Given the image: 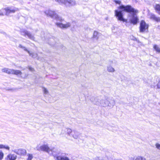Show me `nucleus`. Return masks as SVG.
I'll use <instances>...</instances> for the list:
<instances>
[{
    "label": "nucleus",
    "instance_id": "1",
    "mask_svg": "<svg viewBox=\"0 0 160 160\" xmlns=\"http://www.w3.org/2000/svg\"><path fill=\"white\" fill-rule=\"evenodd\" d=\"M118 9L122 10V11L132 14V18L130 20V23L133 25H136L138 22L139 19L136 16V14L138 13V11L137 10L135 9L131 6L121 5L118 7Z\"/></svg>",
    "mask_w": 160,
    "mask_h": 160
},
{
    "label": "nucleus",
    "instance_id": "2",
    "mask_svg": "<svg viewBox=\"0 0 160 160\" xmlns=\"http://www.w3.org/2000/svg\"><path fill=\"white\" fill-rule=\"evenodd\" d=\"M50 151L51 152L49 154L52 155L54 157H56L57 160H69V158L68 157L59 156L58 155L60 154V152L58 149L53 148L52 149H50Z\"/></svg>",
    "mask_w": 160,
    "mask_h": 160
},
{
    "label": "nucleus",
    "instance_id": "3",
    "mask_svg": "<svg viewBox=\"0 0 160 160\" xmlns=\"http://www.w3.org/2000/svg\"><path fill=\"white\" fill-rule=\"evenodd\" d=\"M149 27L148 24L144 20H142L140 23L139 32L142 33L148 32Z\"/></svg>",
    "mask_w": 160,
    "mask_h": 160
},
{
    "label": "nucleus",
    "instance_id": "4",
    "mask_svg": "<svg viewBox=\"0 0 160 160\" xmlns=\"http://www.w3.org/2000/svg\"><path fill=\"white\" fill-rule=\"evenodd\" d=\"M59 3L64 5L67 7H71L76 4L74 0H56Z\"/></svg>",
    "mask_w": 160,
    "mask_h": 160
},
{
    "label": "nucleus",
    "instance_id": "5",
    "mask_svg": "<svg viewBox=\"0 0 160 160\" xmlns=\"http://www.w3.org/2000/svg\"><path fill=\"white\" fill-rule=\"evenodd\" d=\"M115 16L117 18L118 20L123 22H127V20L123 17V15L121 11H118L117 10L115 11Z\"/></svg>",
    "mask_w": 160,
    "mask_h": 160
},
{
    "label": "nucleus",
    "instance_id": "6",
    "mask_svg": "<svg viewBox=\"0 0 160 160\" xmlns=\"http://www.w3.org/2000/svg\"><path fill=\"white\" fill-rule=\"evenodd\" d=\"M36 148L38 150L46 152L48 154L51 152V151H50V148H49L47 144H43L40 146V147L38 146L36 147Z\"/></svg>",
    "mask_w": 160,
    "mask_h": 160
},
{
    "label": "nucleus",
    "instance_id": "7",
    "mask_svg": "<svg viewBox=\"0 0 160 160\" xmlns=\"http://www.w3.org/2000/svg\"><path fill=\"white\" fill-rule=\"evenodd\" d=\"M101 105L103 107L109 106L110 107H112L114 104V101H101Z\"/></svg>",
    "mask_w": 160,
    "mask_h": 160
},
{
    "label": "nucleus",
    "instance_id": "8",
    "mask_svg": "<svg viewBox=\"0 0 160 160\" xmlns=\"http://www.w3.org/2000/svg\"><path fill=\"white\" fill-rule=\"evenodd\" d=\"M55 24L62 29H67L70 27L71 25L69 22H67L65 24L61 22H56Z\"/></svg>",
    "mask_w": 160,
    "mask_h": 160
},
{
    "label": "nucleus",
    "instance_id": "9",
    "mask_svg": "<svg viewBox=\"0 0 160 160\" xmlns=\"http://www.w3.org/2000/svg\"><path fill=\"white\" fill-rule=\"evenodd\" d=\"M14 152L16 154L20 155H24L26 154V150L23 149H16Z\"/></svg>",
    "mask_w": 160,
    "mask_h": 160
},
{
    "label": "nucleus",
    "instance_id": "10",
    "mask_svg": "<svg viewBox=\"0 0 160 160\" xmlns=\"http://www.w3.org/2000/svg\"><path fill=\"white\" fill-rule=\"evenodd\" d=\"M6 12V14L7 15L10 13H14L17 10H18V8L11 9L10 8H7L4 9Z\"/></svg>",
    "mask_w": 160,
    "mask_h": 160
},
{
    "label": "nucleus",
    "instance_id": "11",
    "mask_svg": "<svg viewBox=\"0 0 160 160\" xmlns=\"http://www.w3.org/2000/svg\"><path fill=\"white\" fill-rule=\"evenodd\" d=\"M149 18L155 21L158 22H160V17H157L154 14H151L149 15Z\"/></svg>",
    "mask_w": 160,
    "mask_h": 160
},
{
    "label": "nucleus",
    "instance_id": "12",
    "mask_svg": "<svg viewBox=\"0 0 160 160\" xmlns=\"http://www.w3.org/2000/svg\"><path fill=\"white\" fill-rule=\"evenodd\" d=\"M46 13L47 15L51 17H53L57 16L56 13L54 11L48 10L46 12Z\"/></svg>",
    "mask_w": 160,
    "mask_h": 160
},
{
    "label": "nucleus",
    "instance_id": "13",
    "mask_svg": "<svg viewBox=\"0 0 160 160\" xmlns=\"http://www.w3.org/2000/svg\"><path fill=\"white\" fill-rule=\"evenodd\" d=\"M17 156L14 154H9L6 158V160H15Z\"/></svg>",
    "mask_w": 160,
    "mask_h": 160
},
{
    "label": "nucleus",
    "instance_id": "14",
    "mask_svg": "<svg viewBox=\"0 0 160 160\" xmlns=\"http://www.w3.org/2000/svg\"><path fill=\"white\" fill-rule=\"evenodd\" d=\"M79 133L78 132L76 131H73L72 133L71 136L74 139H78L79 137Z\"/></svg>",
    "mask_w": 160,
    "mask_h": 160
},
{
    "label": "nucleus",
    "instance_id": "15",
    "mask_svg": "<svg viewBox=\"0 0 160 160\" xmlns=\"http://www.w3.org/2000/svg\"><path fill=\"white\" fill-rule=\"evenodd\" d=\"M11 74L16 75H17L22 74V72L19 70L12 69Z\"/></svg>",
    "mask_w": 160,
    "mask_h": 160
},
{
    "label": "nucleus",
    "instance_id": "16",
    "mask_svg": "<svg viewBox=\"0 0 160 160\" xmlns=\"http://www.w3.org/2000/svg\"><path fill=\"white\" fill-rule=\"evenodd\" d=\"M23 32L24 33V35L25 36H28V38L30 39H34V37L33 36V35L31 33L27 31H24Z\"/></svg>",
    "mask_w": 160,
    "mask_h": 160
},
{
    "label": "nucleus",
    "instance_id": "17",
    "mask_svg": "<svg viewBox=\"0 0 160 160\" xmlns=\"http://www.w3.org/2000/svg\"><path fill=\"white\" fill-rule=\"evenodd\" d=\"M155 10L160 15V5L159 4H156L154 6Z\"/></svg>",
    "mask_w": 160,
    "mask_h": 160
},
{
    "label": "nucleus",
    "instance_id": "18",
    "mask_svg": "<svg viewBox=\"0 0 160 160\" xmlns=\"http://www.w3.org/2000/svg\"><path fill=\"white\" fill-rule=\"evenodd\" d=\"M2 71L8 74H11L12 69L5 68L2 69Z\"/></svg>",
    "mask_w": 160,
    "mask_h": 160
},
{
    "label": "nucleus",
    "instance_id": "19",
    "mask_svg": "<svg viewBox=\"0 0 160 160\" xmlns=\"http://www.w3.org/2000/svg\"><path fill=\"white\" fill-rule=\"evenodd\" d=\"M4 148L9 150L10 149V147L7 145L3 144H0V149Z\"/></svg>",
    "mask_w": 160,
    "mask_h": 160
},
{
    "label": "nucleus",
    "instance_id": "20",
    "mask_svg": "<svg viewBox=\"0 0 160 160\" xmlns=\"http://www.w3.org/2000/svg\"><path fill=\"white\" fill-rule=\"evenodd\" d=\"M153 48L157 52L160 53V48L157 45H154Z\"/></svg>",
    "mask_w": 160,
    "mask_h": 160
},
{
    "label": "nucleus",
    "instance_id": "21",
    "mask_svg": "<svg viewBox=\"0 0 160 160\" xmlns=\"http://www.w3.org/2000/svg\"><path fill=\"white\" fill-rule=\"evenodd\" d=\"M66 133V129L63 128L62 130V131L60 134V135H64Z\"/></svg>",
    "mask_w": 160,
    "mask_h": 160
},
{
    "label": "nucleus",
    "instance_id": "22",
    "mask_svg": "<svg viewBox=\"0 0 160 160\" xmlns=\"http://www.w3.org/2000/svg\"><path fill=\"white\" fill-rule=\"evenodd\" d=\"M66 132L69 135H70V134L72 132V130L70 128H66Z\"/></svg>",
    "mask_w": 160,
    "mask_h": 160
},
{
    "label": "nucleus",
    "instance_id": "23",
    "mask_svg": "<svg viewBox=\"0 0 160 160\" xmlns=\"http://www.w3.org/2000/svg\"><path fill=\"white\" fill-rule=\"evenodd\" d=\"M114 2L116 4L120 5L121 3V1L120 0H113Z\"/></svg>",
    "mask_w": 160,
    "mask_h": 160
},
{
    "label": "nucleus",
    "instance_id": "24",
    "mask_svg": "<svg viewBox=\"0 0 160 160\" xmlns=\"http://www.w3.org/2000/svg\"><path fill=\"white\" fill-rule=\"evenodd\" d=\"M28 160H31L33 158V156L32 154H28Z\"/></svg>",
    "mask_w": 160,
    "mask_h": 160
},
{
    "label": "nucleus",
    "instance_id": "25",
    "mask_svg": "<svg viewBox=\"0 0 160 160\" xmlns=\"http://www.w3.org/2000/svg\"><path fill=\"white\" fill-rule=\"evenodd\" d=\"M23 49L24 50H25V51L27 52L29 54V55H31L32 54V53H31L30 51H29L28 50L26 47H24L23 48Z\"/></svg>",
    "mask_w": 160,
    "mask_h": 160
},
{
    "label": "nucleus",
    "instance_id": "26",
    "mask_svg": "<svg viewBox=\"0 0 160 160\" xmlns=\"http://www.w3.org/2000/svg\"><path fill=\"white\" fill-rule=\"evenodd\" d=\"M4 156V154L2 151L0 152V160L2 159Z\"/></svg>",
    "mask_w": 160,
    "mask_h": 160
},
{
    "label": "nucleus",
    "instance_id": "27",
    "mask_svg": "<svg viewBox=\"0 0 160 160\" xmlns=\"http://www.w3.org/2000/svg\"><path fill=\"white\" fill-rule=\"evenodd\" d=\"M155 146L157 149L160 150V144L157 143L155 144Z\"/></svg>",
    "mask_w": 160,
    "mask_h": 160
},
{
    "label": "nucleus",
    "instance_id": "28",
    "mask_svg": "<svg viewBox=\"0 0 160 160\" xmlns=\"http://www.w3.org/2000/svg\"><path fill=\"white\" fill-rule=\"evenodd\" d=\"M108 70L110 72H114V70L113 68H111V67L109 68H108Z\"/></svg>",
    "mask_w": 160,
    "mask_h": 160
},
{
    "label": "nucleus",
    "instance_id": "29",
    "mask_svg": "<svg viewBox=\"0 0 160 160\" xmlns=\"http://www.w3.org/2000/svg\"><path fill=\"white\" fill-rule=\"evenodd\" d=\"M141 157L142 156H138L134 160H141Z\"/></svg>",
    "mask_w": 160,
    "mask_h": 160
},
{
    "label": "nucleus",
    "instance_id": "30",
    "mask_svg": "<svg viewBox=\"0 0 160 160\" xmlns=\"http://www.w3.org/2000/svg\"><path fill=\"white\" fill-rule=\"evenodd\" d=\"M158 88H160V81H159L157 85Z\"/></svg>",
    "mask_w": 160,
    "mask_h": 160
},
{
    "label": "nucleus",
    "instance_id": "31",
    "mask_svg": "<svg viewBox=\"0 0 160 160\" xmlns=\"http://www.w3.org/2000/svg\"><path fill=\"white\" fill-rule=\"evenodd\" d=\"M43 92H44L45 93H48V90L47 89L45 88H44V89H43Z\"/></svg>",
    "mask_w": 160,
    "mask_h": 160
},
{
    "label": "nucleus",
    "instance_id": "32",
    "mask_svg": "<svg viewBox=\"0 0 160 160\" xmlns=\"http://www.w3.org/2000/svg\"><path fill=\"white\" fill-rule=\"evenodd\" d=\"M141 160H146V159L145 158L142 156L141 159Z\"/></svg>",
    "mask_w": 160,
    "mask_h": 160
},
{
    "label": "nucleus",
    "instance_id": "33",
    "mask_svg": "<svg viewBox=\"0 0 160 160\" xmlns=\"http://www.w3.org/2000/svg\"><path fill=\"white\" fill-rule=\"evenodd\" d=\"M29 69L31 71H33L34 70V69L31 67H29Z\"/></svg>",
    "mask_w": 160,
    "mask_h": 160
},
{
    "label": "nucleus",
    "instance_id": "34",
    "mask_svg": "<svg viewBox=\"0 0 160 160\" xmlns=\"http://www.w3.org/2000/svg\"><path fill=\"white\" fill-rule=\"evenodd\" d=\"M96 160H103L102 158H97L96 159Z\"/></svg>",
    "mask_w": 160,
    "mask_h": 160
},
{
    "label": "nucleus",
    "instance_id": "35",
    "mask_svg": "<svg viewBox=\"0 0 160 160\" xmlns=\"http://www.w3.org/2000/svg\"><path fill=\"white\" fill-rule=\"evenodd\" d=\"M59 21L60 22H62L63 21H64V19H62V18H60L59 19Z\"/></svg>",
    "mask_w": 160,
    "mask_h": 160
},
{
    "label": "nucleus",
    "instance_id": "36",
    "mask_svg": "<svg viewBox=\"0 0 160 160\" xmlns=\"http://www.w3.org/2000/svg\"><path fill=\"white\" fill-rule=\"evenodd\" d=\"M19 47L21 48H23L24 47H23L21 45H19Z\"/></svg>",
    "mask_w": 160,
    "mask_h": 160
}]
</instances>
